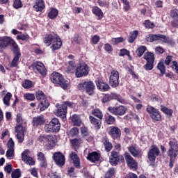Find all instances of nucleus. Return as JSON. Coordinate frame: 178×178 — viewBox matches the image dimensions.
<instances>
[{
    "mask_svg": "<svg viewBox=\"0 0 178 178\" xmlns=\"http://www.w3.org/2000/svg\"><path fill=\"white\" fill-rule=\"evenodd\" d=\"M50 80L54 83V84H56L59 87H61L63 90H67L70 86L68 81L65 80V79L63 78V75L59 72H53L51 74Z\"/></svg>",
    "mask_w": 178,
    "mask_h": 178,
    "instance_id": "1",
    "label": "nucleus"
},
{
    "mask_svg": "<svg viewBox=\"0 0 178 178\" xmlns=\"http://www.w3.org/2000/svg\"><path fill=\"white\" fill-rule=\"evenodd\" d=\"M169 145L170 148L168 149L167 154L170 158L169 166L170 168H173V163L176 161V156H177L178 152V144L176 141L170 140L169 142Z\"/></svg>",
    "mask_w": 178,
    "mask_h": 178,
    "instance_id": "2",
    "label": "nucleus"
},
{
    "mask_svg": "<svg viewBox=\"0 0 178 178\" xmlns=\"http://www.w3.org/2000/svg\"><path fill=\"white\" fill-rule=\"evenodd\" d=\"M59 130H60V122L58 118H53L49 124L44 126L46 133H58Z\"/></svg>",
    "mask_w": 178,
    "mask_h": 178,
    "instance_id": "3",
    "label": "nucleus"
},
{
    "mask_svg": "<svg viewBox=\"0 0 178 178\" xmlns=\"http://www.w3.org/2000/svg\"><path fill=\"white\" fill-rule=\"evenodd\" d=\"M10 45L14 49H17L18 45L16 42L9 36L0 37V49H3Z\"/></svg>",
    "mask_w": 178,
    "mask_h": 178,
    "instance_id": "4",
    "label": "nucleus"
},
{
    "mask_svg": "<svg viewBox=\"0 0 178 178\" xmlns=\"http://www.w3.org/2000/svg\"><path fill=\"white\" fill-rule=\"evenodd\" d=\"M90 72V67L86 63H82L77 66L75 70V76L78 79L80 77H84V76H88Z\"/></svg>",
    "mask_w": 178,
    "mask_h": 178,
    "instance_id": "5",
    "label": "nucleus"
},
{
    "mask_svg": "<svg viewBox=\"0 0 178 178\" xmlns=\"http://www.w3.org/2000/svg\"><path fill=\"white\" fill-rule=\"evenodd\" d=\"M79 90L86 91L88 95H92L94 90H95V85L92 81H85L79 84Z\"/></svg>",
    "mask_w": 178,
    "mask_h": 178,
    "instance_id": "6",
    "label": "nucleus"
},
{
    "mask_svg": "<svg viewBox=\"0 0 178 178\" xmlns=\"http://www.w3.org/2000/svg\"><path fill=\"white\" fill-rule=\"evenodd\" d=\"M108 111L115 116H123L126 114L127 108L124 106H110L108 108Z\"/></svg>",
    "mask_w": 178,
    "mask_h": 178,
    "instance_id": "7",
    "label": "nucleus"
},
{
    "mask_svg": "<svg viewBox=\"0 0 178 178\" xmlns=\"http://www.w3.org/2000/svg\"><path fill=\"white\" fill-rule=\"evenodd\" d=\"M16 137L18 140V143L22 144L24 141V132L26 131V128L23 127V124L20 123L15 127Z\"/></svg>",
    "mask_w": 178,
    "mask_h": 178,
    "instance_id": "8",
    "label": "nucleus"
},
{
    "mask_svg": "<svg viewBox=\"0 0 178 178\" xmlns=\"http://www.w3.org/2000/svg\"><path fill=\"white\" fill-rule=\"evenodd\" d=\"M32 68L33 69L35 73H39L41 76H47V68L44 63L41 62H35L32 64Z\"/></svg>",
    "mask_w": 178,
    "mask_h": 178,
    "instance_id": "9",
    "label": "nucleus"
},
{
    "mask_svg": "<svg viewBox=\"0 0 178 178\" xmlns=\"http://www.w3.org/2000/svg\"><path fill=\"white\" fill-rule=\"evenodd\" d=\"M109 162L112 166H116L118 162H124L123 155H119L117 152H112L109 158Z\"/></svg>",
    "mask_w": 178,
    "mask_h": 178,
    "instance_id": "10",
    "label": "nucleus"
},
{
    "mask_svg": "<svg viewBox=\"0 0 178 178\" xmlns=\"http://www.w3.org/2000/svg\"><path fill=\"white\" fill-rule=\"evenodd\" d=\"M146 110L147 112L149 113L152 119L156 120V122H159L162 120V115H161V112H159L158 109L154 108L152 106H149Z\"/></svg>",
    "mask_w": 178,
    "mask_h": 178,
    "instance_id": "11",
    "label": "nucleus"
},
{
    "mask_svg": "<svg viewBox=\"0 0 178 178\" xmlns=\"http://www.w3.org/2000/svg\"><path fill=\"white\" fill-rule=\"evenodd\" d=\"M30 150L25 149L21 154L22 160L26 165H29V166H34L35 165V161L34 159L29 156Z\"/></svg>",
    "mask_w": 178,
    "mask_h": 178,
    "instance_id": "12",
    "label": "nucleus"
},
{
    "mask_svg": "<svg viewBox=\"0 0 178 178\" xmlns=\"http://www.w3.org/2000/svg\"><path fill=\"white\" fill-rule=\"evenodd\" d=\"M109 83L113 88H116L119 86V72L116 70L111 72L109 77Z\"/></svg>",
    "mask_w": 178,
    "mask_h": 178,
    "instance_id": "13",
    "label": "nucleus"
},
{
    "mask_svg": "<svg viewBox=\"0 0 178 178\" xmlns=\"http://www.w3.org/2000/svg\"><path fill=\"white\" fill-rule=\"evenodd\" d=\"M124 158L129 168H130V169H133V170H136L137 169L138 165L137 161H136V160L132 158L131 155H130V153L125 152Z\"/></svg>",
    "mask_w": 178,
    "mask_h": 178,
    "instance_id": "14",
    "label": "nucleus"
},
{
    "mask_svg": "<svg viewBox=\"0 0 178 178\" xmlns=\"http://www.w3.org/2000/svg\"><path fill=\"white\" fill-rule=\"evenodd\" d=\"M53 159L58 166H63L65 165V155L60 152H55L53 155Z\"/></svg>",
    "mask_w": 178,
    "mask_h": 178,
    "instance_id": "15",
    "label": "nucleus"
},
{
    "mask_svg": "<svg viewBox=\"0 0 178 178\" xmlns=\"http://www.w3.org/2000/svg\"><path fill=\"white\" fill-rule=\"evenodd\" d=\"M159 155V149L156 146H152L151 149L147 153L148 159L151 162H154L156 159V156Z\"/></svg>",
    "mask_w": 178,
    "mask_h": 178,
    "instance_id": "16",
    "label": "nucleus"
},
{
    "mask_svg": "<svg viewBox=\"0 0 178 178\" xmlns=\"http://www.w3.org/2000/svg\"><path fill=\"white\" fill-rule=\"evenodd\" d=\"M14 49V58L12 60L10 67H17V65H19V59H20V56H22V54L19 51V47Z\"/></svg>",
    "mask_w": 178,
    "mask_h": 178,
    "instance_id": "17",
    "label": "nucleus"
},
{
    "mask_svg": "<svg viewBox=\"0 0 178 178\" xmlns=\"http://www.w3.org/2000/svg\"><path fill=\"white\" fill-rule=\"evenodd\" d=\"M96 86L98 90L102 91L103 92H105V91H108L109 88H111L106 82H104L100 79L96 81Z\"/></svg>",
    "mask_w": 178,
    "mask_h": 178,
    "instance_id": "18",
    "label": "nucleus"
},
{
    "mask_svg": "<svg viewBox=\"0 0 178 178\" xmlns=\"http://www.w3.org/2000/svg\"><path fill=\"white\" fill-rule=\"evenodd\" d=\"M56 145V136L48 135L47 147L49 149H52Z\"/></svg>",
    "mask_w": 178,
    "mask_h": 178,
    "instance_id": "19",
    "label": "nucleus"
},
{
    "mask_svg": "<svg viewBox=\"0 0 178 178\" xmlns=\"http://www.w3.org/2000/svg\"><path fill=\"white\" fill-rule=\"evenodd\" d=\"M70 158L72 159L74 166L77 169H80V158H79L77 154L74 152H72L70 154Z\"/></svg>",
    "mask_w": 178,
    "mask_h": 178,
    "instance_id": "20",
    "label": "nucleus"
},
{
    "mask_svg": "<svg viewBox=\"0 0 178 178\" xmlns=\"http://www.w3.org/2000/svg\"><path fill=\"white\" fill-rule=\"evenodd\" d=\"M44 9H45V1L44 0H37L33 6V10L42 12Z\"/></svg>",
    "mask_w": 178,
    "mask_h": 178,
    "instance_id": "21",
    "label": "nucleus"
},
{
    "mask_svg": "<svg viewBox=\"0 0 178 178\" xmlns=\"http://www.w3.org/2000/svg\"><path fill=\"white\" fill-rule=\"evenodd\" d=\"M55 37H56L55 40H54V43L51 47L54 52L55 51H58V49H59L60 47H62V44H63L62 39H60L58 35H55Z\"/></svg>",
    "mask_w": 178,
    "mask_h": 178,
    "instance_id": "22",
    "label": "nucleus"
},
{
    "mask_svg": "<svg viewBox=\"0 0 178 178\" xmlns=\"http://www.w3.org/2000/svg\"><path fill=\"white\" fill-rule=\"evenodd\" d=\"M67 113V106L65 104H62L57 109L56 115L59 116V118H62L63 119L66 118V113Z\"/></svg>",
    "mask_w": 178,
    "mask_h": 178,
    "instance_id": "23",
    "label": "nucleus"
},
{
    "mask_svg": "<svg viewBox=\"0 0 178 178\" xmlns=\"http://www.w3.org/2000/svg\"><path fill=\"white\" fill-rule=\"evenodd\" d=\"M109 134L113 140H116V138H119V137H120L122 133L118 127H111Z\"/></svg>",
    "mask_w": 178,
    "mask_h": 178,
    "instance_id": "24",
    "label": "nucleus"
},
{
    "mask_svg": "<svg viewBox=\"0 0 178 178\" xmlns=\"http://www.w3.org/2000/svg\"><path fill=\"white\" fill-rule=\"evenodd\" d=\"M44 122L45 119L44 118V115H42L35 117L33 119V126H41Z\"/></svg>",
    "mask_w": 178,
    "mask_h": 178,
    "instance_id": "25",
    "label": "nucleus"
},
{
    "mask_svg": "<svg viewBox=\"0 0 178 178\" xmlns=\"http://www.w3.org/2000/svg\"><path fill=\"white\" fill-rule=\"evenodd\" d=\"M89 120L91 124H92L97 129V130H99V129H101V120H98L95 118L94 116L90 115Z\"/></svg>",
    "mask_w": 178,
    "mask_h": 178,
    "instance_id": "26",
    "label": "nucleus"
},
{
    "mask_svg": "<svg viewBox=\"0 0 178 178\" xmlns=\"http://www.w3.org/2000/svg\"><path fill=\"white\" fill-rule=\"evenodd\" d=\"M160 40L165 44H168V45H171V47H175L176 45V42L170 39V38L165 36V35L161 34L160 35Z\"/></svg>",
    "mask_w": 178,
    "mask_h": 178,
    "instance_id": "27",
    "label": "nucleus"
},
{
    "mask_svg": "<svg viewBox=\"0 0 178 178\" xmlns=\"http://www.w3.org/2000/svg\"><path fill=\"white\" fill-rule=\"evenodd\" d=\"M55 35V34H48L45 35V37L43 39V41L44 43L47 45V47H49V45L52 44L53 41H55V39L56 38Z\"/></svg>",
    "mask_w": 178,
    "mask_h": 178,
    "instance_id": "28",
    "label": "nucleus"
},
{
    "mask_svg": "<svg viewBox=\"0 0 178 178\" xmlns=\"http://www.w3.org/2000/svg\"><path fill=\"white\" fill-rule=\"evenodd\" d=\"M128 151L134 158L140 156V154H141V151L134 146L128 147Z\"/></svg>",
    "mask_w": 178,
    "mask_h": 178,
    "instance_id": "29",
    "label": "nucleus"
},
{
    "mask_svg": "<svg viewBox=\"0 0 178 178\" xmlns=\"http://www.w3.org/2000/svg\"><path fill=\"white\" fill-rule=\"evenodd\" d=\"M92 12L93 15H95V16L99 17V19H101L102 17H104V13L102 12V10H101V8H99L98 6H93Z\"/></svg>",
    "mask_w": 178,
    "mask_h": 178,
    "instance_id": "30",
    "label": "nucleus"
},
{
    "mask_svg": "<svg viewBox=\"0 0 178 178\" xmlns=\"http://www.w3.org/2000/svg\"><path fill=\"white\" fill-rule=\"evenodd\" d=\"M87 159L91 162H97L99 160V154L97 152H92V153H89Z\"/></svg>",
    "mask_w": 178,
    "mask_h": 178,
    "instance_id": "31",
    "label": "nucleus"
},
{
    "mask_svg": "<svg viewBox=\"0 0 178 178\" xmlns=\"http://www.w3.org/2000/svg\"><path fill=\"white\" fill-rule=\"evenodd\" d=\"M143 59H145L147 62H155V56L152 52H146L143 56Z\"/></svg>",
    "mask_w": 178,
    "mask_h": 178,
    "instance_id": "32",
    "label": "nucleus"
},
{
    "mask_svg": "<svg viewBox=\"0 0 178 178\" xmlns=\"http://www.w3.org/2000/svg\"><path fill=\"white\" fill-rule=\"evenodd\" d=\"M49 106V102L47 99L45 100H42L38 105V108H40L41 112H44L45 109H48Z\"/></svg>",
    "mask_w": 178,
    "mask_h": 178,
    "instance_id": "33",
    "label": "nucleus"
},
{
    "mask_svg": "<svg viewBox=\"0 0 178 178\" xmlns=\"http://www.w3.org/2000/svg\"><path fill=\"white\" fill-rule=\"evenodd\" d=\"M102 143L104 145L105 150L107 152L112 150V143L109 142V139H108V138H103Z\"/></svg>",
    "mask_w": 178,
    "mask_h": 178,
    "instance_id": "34",
    "label": "nucleus"
},
{
    "mask_svg": "<svg viewBox=\"0 0 178 178\" xmlns=\"http://www.w3.org/2000/svg\"><path fill=\"white\" fill-rule=\"evenodd\" d=\"M161 40V34L156 35H148L146 36V40L147 42H154V41H158Z\"/></svg>",
    "mask_w": 178,
    "mask_h": 178,
    "instance_id": "35",
    "label": "nucleus"
},
{
    "mask_svg": "<svg viewBox=\"0 0 178 178\" xmlns=\"http://www.w3.org/2000/svg\"><path fill=\"white\" fill-rule=\"evenodd\" d=\"M137 35H138V31H134L131 32L128 36V42L130 44H133V42H134L137 39Z\"/></svg>",
    "mask_w": 178,
    "mask_h": 178,
    "instance_id": "36",
    "label": "nucleus"
},
{
    "mask_svg": "<svg viewBox=\"0 0 178 178\" xmlns=\"http://www.w3.org/2000/svg\"><path fill=\"white\" fill-rule=\"evenodd\" d=\"M10 98H12V93L8 92L3 98V102L6 106H10Z\"/></svg>",
    "mask_w": 178,
    "mask_h": 178,
    "instance_id": "37",
    "label": "nucleus"
},
{
    "mask_svg": "<svg viewBox=\"0 0 178 178\" xmlns=\"http://www.w3.org/2000/svg\"><path fill=\"white\" fill-rule=\"evenodd\" d=\"M71 120L74 124V126H81V120L80 117L76 114L73 115L71 117Z\"/></svg>",
    "mask_w": 178,
    "mask_h": 178,
    "instance_id": "38",
    "label": "nucleus"
},
{
    "mask_svg": "<svg viewBox=\"0 0 178 178\" xmlns=\"http://www.w3.org/2000/svg\"><path fill=\"white\" fill-rule=\"evenodd\" d=\"M92 115L93 116H95L96 118H98V119H100V120H102V118H104V114L102 113V111L98 108H95L92 111Z\"/></svg>",
    "mask_w": 178,
    "mask_h": 178,
    "instance_id": "39",
    "label": "nucleus"
},
{
    "mask_svg": "<svg viewBox=\"0 0 178 178\" xmlns=\"http://www.w3.org/2000/svg\"><path fill=\"white\" fill-rule=\"evenodd\" d=\"M38 141L42 145H44L47 147V141H48V135H40L38 137Z\"/></svg>",
    "mask_w": 178,
    "mask_h": 178,
    "instance_id": "40",
    "label": "nucleus"
},
{
    "mask_svg": "<svg viewBox=\"0 0 178 178\" xmlns=\"http://www.w3.org/2000/svg\"><path fill=\"white\" fill-rule=\"evenodd\" d=\"M157 69L161 72L160 76H163V74L166 73V67L163 62H160L157 64Z\"/></svg>",
    "mask_w": 178,
    "mask_h": 178,
    "instance_id": "41",
    "label": "nucleus"
},
{
    "mask_svg": "<svg viewBox=\"0 0 178 178\" xmlns=\"http://www.w3.org/2000/svg\"><path fill=\"white\" fill-rule=\"evenodd\" d=\"M36 99H38V101H40V102L47 99V97H45V95L44 94V92L41 90L38 91L36 92Z\"/></svg>",
    "mask_w": 178,
    "mask_h": 178,
    "instance_id": "42",
    "label": "nucleus"
},
{
    "mask_svg": "<svg viewBox=\"0 0 178 178\" xmlns=\"http://www.w3.org/2000/svg\"><path fill=\"white\" fill-rule=\"evenodd\" d=\"M161 111L168 116H172V114L173 113V111L172 109L168 108V107L165 106H161Z\"/></svg>",
    "mask_w": 178,
    "mask_h": 178,
    "instance_id": "43",
    "label": "nucleus"
},
{
    "mask_svg": "<svg viewBox=\"0 0 178 178\" xmlns=\"http://www.w3.org/2000/svg\"><path fill=\"white\" fill-rule=\"evenodd\" d=\"M105 118H106V122L107 123V124H113V123H115L116 120L113 116L109 114H106L105 115Z\"/></svg>",
    "mask_w": 178,
    "mask_h": 178,
    "instance_id": "44",
    "label": "nucleus"
},
{
    "mask_svg": "<svg viewBox=\"0 0 178 178\" xmlns=\"http://www.w3.org/2000/svg\"><path fill=\"white\" fill-rule=\"evenodd\" d=\"M112 99H113V94L104 95L102 98V102L105 104V102H109V101H112Z\"/></svg>",
    "mask_w": 178,
    "mask_h": 178,
    "instance_id": "45",
    "label": "nucleus"
},
{
    "mask_svg": "<svg viewBox=\"0 0 178 178\" xmlns=\"http://www.w3.org/2000/svg\"><path fill=\"white\" fill-rule=\"evenodd\" d=\"M59 11L58 10L53 8L51 11L48 13V17L49 19H55L58 16Z\"/></svg>",
    "mask_w": 178,
    "mask_h": 178,
    "instance_id": "46",
    "label": "nucleus"
},
{
    "mask_svg": "<svg viewBox=\"0 0 178 178\" xmlns=\"http://www.w3.org/2000/svg\"><path fill=\"white\" fill-rule=\"evenodd\" d=\"M83 143V140L81 138H75V139H72L71 140V144L72 145V147H74V148H77V147H79V145H80V144Z\"/></svg>",
    "mask_w": 178,
    "mask_h": 178,
    "instance_id": "47",
    "label": "nucleus"
},
{
    "mask_svg": "<svg viewBox=\"0 0 178 178\" xmlns=\"http://www.w3.org/2000/svg\"><path fill=\"white\" fill-rule=\"evenodd\" d=\"M147 51V47L145 46H140L136 51V54L138 56L141 57L143 55H144V52Z\"/></svg>",
    "mask_w": 178,
    "mask_h": 178,
    "instance_id": "48",
    "label": "nucleus"
},
{
    "mask_svg": "<svg viewBox=\"0 0 178 178\" xmlns=\"http://www.w3.org/2000/svg\"><path fill=\"white\" fill-rule=\"evenodd\" d=\"M22 177V172H20V169H15L11 173L12 178H20Z\"/></svg>",
    "mask_w": 178,
    "mask_h": 178,
    "instance_id": "49",
    "label": "nucleus"
},
{
    "mask_svg": "<svg viewBox=\"0 0 178 178\" xmlns=\"http://www.w3.org/2000/svg\"><path fill=\"white\" fill-rule=\"evenodd\" d=\"M113 99H116L120 104H124L126 102L120 95L113 94Z\"/></svg>",
    "mask_w": 178,
    "mask_h": 178,
    "instance_id": "50",
    "label": "nucleus"
},
{
    "mask_svg": "<svg viewBox=\"0 0 178 178\" xmlns=\"http://www.w3.org/2000/svg\"><path fill=\"white\" fill-rule=\"evenodd\" d=\"M13 6L15 9H19V8H22L23 4L21 0H13Z\"/></svg>",
    "mask_w": 178,
    "mask_h": 178,
    "instance_id": "51",
    "label": "nucleus"
},
{
    "mask_svg": "<svg viewBox=\"0 0 178 178\" xmlns=\"http://www.w3.org/2000/svg\"><path fill=\"white\" fill-rule=\"evenodd\" d=\"M15 155V149H8L6 156L8 159H12Z\"/></svg>",
    "mask_w": 178,
    "mask_h": 178,
    "instance_id": "52",
    "label": "nucleus"
},
{
    "mask_svg": "<svg viewBox=\"0 0 178 178\" xmlns=\"http://www.w3.org/2000/svg\"><path fill=\"white\" fill-rule=\"evenodd\" d=\"M33 86V82L30 80H25L24 82H22V87L24 88H31Z\"/></svg>",
    "mask_w": 178,
    "mask_h": 178,
    "instance_id": "53",
    "label": "nucleus"
},
{
    "mask_svg": "<svg viewBox=\"0 0 178 178\" xmlns=\"http://www.w3.org/2000/svg\"><path fill=\"white\" fill-rule=\"evenodd\" d=\"M115 176V168H109L106 173V178H112Z\"/></svg>",
    "mask_w": 178,
    "mask_h": 178,
    "instance_id": "54",
    "label": "nucleus"
},
{
    "mask_svg": "<svg viewBox=\"0 0 178 178\" xmlns=\"http://www.w3.org/2000/svg\"><path fill=\"white\" fill-rule=\"evenodd\" d=\"M144 24L146 29H154V27H155L154 22H151V21L149 19L145 20Z\"/></svg>",
    "mask_w": 178,
    "mask_h": 178,
    "instance_id": "55",
    "label": "nucleus"
},
{
    "mask_svg": "<svg viewBox=\"0 0 178 178\" xmlns=\"http://www.w3.org/2000/svg\"><path fill=\"white\" fill-rule=\"evenodd\" d=\"M170 16L174 20H178V10L177 9H174L170 11Z\"/></svg>",
    "mask_w": 178,
    "mask_h": 178,
    "instance_id": "56",
    "label": "nucleus"
},
{
    "mask_svg": "<svg viewBox=\"0 0 178 178\" xmlns=\"http://www.w3.org/2000/svg\"><path fill=\"white\" fill-rule=\"evenodd\" d=\"M24 97L25 99H27V101H34L35 99V96H34V94L26 93Z\"/></svg>",
    "mask_w": 178,
    "mask_h": 178,
    "instance_id": "57",
    "label": "nucleus"
},
{
    "mask_svg": "<svg viewBox=\"0 0 178 178\" xmlns=\"http://www.w3.org/2000/svg\"><path fill=\"white\" fill-rule=\"evenodd\" d=\"M154 62H147L144 65V69H145V70H152V69H154Z\"/></svg>",
    "mask_w": 178,
    "mask_h": 178,
    "instance_id": "58",
    "label": "nucleus"
},
{
    "mask_svg": "<svg viewBox=\"0 0 178 178\" xmlns=\"http://www.w3.org/2000/svg\"><path fill=\"white\" fill-rule=\"evenodd\" d=\"M7 147L9 149H15V141H13L12 138L8 140L7 143Z\"/></svg>",
    "mask_w": 178,
    "mask_h": 178,
    "instance_id": "59",
    "label": "nucleus"
},
{
    "mask_svg": "<svg viewBox=\"0 0 178 178\" xmlns=\"http://www.w3.org/2000/svg\"><path fill=\"white\" fill-rule=\"evenodd\" d=\"M97 3L100 8H106L109 6V1H102V0H97Z\"/></svg>",
    "mask_w": 178,
    "mask_h": 178,
    "instance_id": "60",
    "label": "nucleus"
},
{
    "mask_svg": "<svg viewBox=\"0 0 178 178\" xmlns=\"http://www.w3.org/2000/svg\"><path fill=\"white\" fill-rule=\"evenodd\" d=\"M74 42L76 44H81L83 42L81 38L79 35V34H75L73 38Z\"/></svg>",
    "mask_w": 178,
    "mask_h": 178,
    "instance_id": "61",
    "label": "nucleus"
},
{
    "mask_svg": "<svg viewBox=\"0 0 178 178\" xmlns=\"http://www.w3.org/2000/svg\"><path fill=\"white\" fill-rule=\"evenodd\" d=\"M92 42L95 45H97V44H98V42H99V36H98V35H93L92 37Z\"/></svg>",
    "mask_w": 178,
    "mask_h": 178,
    "instance_id": "62",
    "label": "nucleus"
},
{
    "mask_svg": "<svg viewBox=\"0 0 178 178\" xmlns=\"http://www.w3.org/2000/svg\"><path fill=\"white\" fill-rule=\"evenodd\" d=\"M12 169H13V168L12 167V165H10V164H8L4 167V171L6 173H8V175H10V173H12Z\"/></svg>",
    "mask_w": 178,
    "mask_h": 178,
    "instance_id": "63",
    "label": "nucleus"
},
{
    "mask_svg": "<svg viewBox=\"0 0 178 178\" xmlns=\"http://www.w3.org/2000/svg\"><path fill=\"white\" fill-rule=\"evenodd\" d=\"M123 41H124V38H113V42H114V44H118L120 42H123Z\"/></svg>",
    "mask_w": 178,
    "mask_h": 178,
    "instance_id": "64",
    "label": "nucleus"
}]
</instances>
